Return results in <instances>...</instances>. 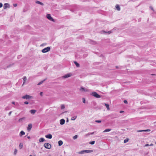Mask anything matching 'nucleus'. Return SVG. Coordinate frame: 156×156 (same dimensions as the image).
I'll use <instances>...</instances> for the list:
<instances>
[{
  "instance_id": "1",
  "label": "nucleus",
  "mask_w": 156,
  "mask_h": 156,
  "mask_svg": "<svg viewBox=\"0 0 156 156\" xmlns=\"http://www.w3.org/2000/svg\"><path fill=\"white\" fill-rule=\"evenodd\" d=\"M93 152L92 150H83L78 152L79 154H83L84 153H91Z\"/></svg>"
},
{
  "instance_id": "2",
  "label": "nucleus",
  "mask_w": 156,
  "mask_h": 156,
  "mask_svg": "<svg viewBox=\"0 0 156 156\" xmlns=\"http://www.w3.org/2000/svg\"><path fill=\"white\" fill-rule=\"evenodd\" d=\"M50 47H48L42 50V52L43 53H45L48 52L50 50Z\"/></svg>"
},
{
  "instance_id": "3",
  "label": "nucleus",
  "mask_w": 156,
  "mask_h": 156,
  "mask_svg": "<svg viewBox=\"0 0 156 156\" xmlns=\"http://www.w3.org/2000/svg\"><path fill=\"white\" fill-rule=\"evenodd\" d=\"M91 95L96 98H101V96L95 92H93L92 93Z\"/></svg>"
},
{
  "instance_id": "4",
  "label": "nucleus",
  "mask_w": 156,
  "mask_h": 156,
  "mask_svg": "<svg viewBox=\"0 0 156 156\" xmlns=\"http://www.w3.org/2000/svg\"><path fill=\"white\" fill-rule=\"evenodd\" d=\"M44 147L47 149H50L51 147V145L48 143H45L44 145Z\"/></svg>"
},
{
  "instance_id": "5",
  "label": "nucleus",
  "mask_w": 156,
  "mask_h": 156,
  "mask_svg": "<svg viewBox=\"0 0 156 156\" xmlns=\"http://www.w3.org/2000/svg\"><path fill=\"white\" fill-rule=\"evenodd\" d=\"M22 98L23 99H30L32 98V96L26 94L25 96H23L22 97Z\"/></svg>"
},
{
  "instance_id": "6",
  "label": "nucleus",
  "mask_w": 156,
  "mask_h": 156,
  "mask_svg": "<svg viewBox=\"0 0 156 156\" xmlns=\"http://www.w3.org/2000/svg\"><path fill=\"white\" fill-rule=\"evenodd\" d=\"M47 17L49 20L50 21H51L53 22L54 21V20L51 16V15L50 14H48L47 15Z\"/></svg>"
},
{
  "instance_id": "7",
  "label": "nucleus",
  "mask_w": 156,
  "mask_h": 156,
  "mask_svg": "<svg viewBox=\"0 0 156 156\" xmlns=\"http://www.w3.org/2000/svg\"><path fill=\"white\" fill-rule=\"evenodd\" d=\"M72 75V74L71 73H68L67 74L63 76H62V78H68L70 76H71Z\"/></svg>"
},
{
  "instance_id": "8",
  "label": "nucleus",
  "mask_w": 156,
  "mask_h": 156,
  "mask_svg": "<svg viewBox=\"0 0 156 156\" xmlns=\"http://www.w3.org/2000/svg\"><path fill=\"white\" fill-rule=\"evenodd\" d=\"M10 7V5H9L8 3H5L4 5L3 6V9H5L7 8H9Z\"/></svg>"
},
{
  "instance_id": "9",
  "label": "nucleus",
  "mask_w": 156,
  "mask_h": 156,
  "mask_svg": "<svg viewBox=\"0 0 156 156\" xmlns=\"http://www.w3.org/2000/svg\"><path fill=\"white\" fill-rule=\"evenodd\" d=\"M32 126L31 124H30L28 125V127H27V129L28 131H29L31 130V129L32 128Z\"/></svg>"
},
{
  "instance_id": "10",
  "label": "nucleus",
  "mask_w": 156,
  "mask_h": 156,
  "mask_svg": "<svg viewBox=\"0 0 156 156\" xmlns=\"http://www.w3.org/2000/svg\"><path fill=\"white\" fill-rule=\"evenodd\" d=\"M151 130L149 129H146V130H139L136 131L137 132H148L150 131Z\"/></svg>"
},
{
  "instance_id": "11",
  "label": "nucleus",
  "mask_w": 156,
  "mask_h": 156,
  "mask_svg": "<svg viewBox=\"0 0 156 156\" xmlns=\"http://www.w3.org/2000/svg\"><path fill=\"white\" fill-rule=\"evenodd\" d=\"M80 90L82 91H88V89H85L83 87H81L80 89Z\"/></svg>"
},
{
  "instance_id": "12",
  "label": "nucleus",
  "mask_w": 156,
  "mask_h": 156,
  "mask_svg": "<svg viewBox=\"0 0 156 156\" xmlns=\"http://www.w3.org/2000/svg\"><path fill=\"white\" fill-rule=\"evenodd\" d=\"M46 138L51 139L52 138V135L51 134H49L45 136Z\"/></svg>"
},
{
  "instance_id": "13",
  "label": "nucleus",
  "mask_w": 156,
  "mask_h": 156,
  "mask_svg": "<svg viewBox=\"0 0 156 156\" xmlns=\"http://www.w3.org/2000/svg\"><path fill=\"white\" fill-rule=\"evenodd\" d=\"M65 122V120L64 119H62L60 120V124L61 125L64 124Z\"/></svg>"
},
{
  "instance_id": "14",
  "label": "nucleus",
  "mask_w": 156,
  "mask_h": 156,
  "mask_svg": "<svg viewBox=\"0 0 156 156\" xmlns=\"http://www.w3.org/2000/svg\"><path fill=\"white\" fill-rule=\"evenodd\" d=\"M25 117H23V118L20 119L18 120V121L19 122H23V120H25Z\"/></svg>"
},
{
  "instance_id": "15",
  "label": "nucleus",
  "mask_w": 156,
  "mask_h": 156,
  "mask_svg": "<svg viewBox=\"0 0 156 156\" xmlns=\"http://www.w3.org/2000/svg\"><path fill=\"white\" fill-rule=\"evenodd\" d=\"M25 133L23 131H21L20 133V136H21L22 135H25Z\"/></svg>"
},
{
  "instance_id": "16",
  "label": "nucleus",
  "mask_w": 156,
  "mask_h": 156,
  "mask_svg": "<svg viewBox=\"0 0 156 156\" xmlns=\"http://www.w3.org/2000/svg\"><path fill=\"white\" fill-rule=\"evenodd\" d=\"M36 3L37 4H40L42 5H44L43 3L38 1H36Z\"/></svg>"
},
{
  "instance_id": "17",
  "label": "nucleus",
  "mask_w": 156,
  "mask_h": 156,
  "mask_svg": "<svg viewBox=\"0 0 156 156\" xmlns=\"http://www.w3.org/2000/svg\"><path fill=\"white\" fill-rule=\"evenodd\" d=\"M36 111V110H34V109H33V110H30V112L32 114H34L35 113Z\"/></svg>"
},
{
  "instance_id": "18",
  "label": "nucleus",
  "mask_w": 156,
  "mask_h": 156,
  "mask_svg": "<svg viewBox=\"0 0 156 156\" xmlns=\"http://www.w3.org/2000/svg\"><path fill=\"white\" fill-rule=\"evenodd\" d=\"M74 63L75 64V65H76V66L77 67H79L80 66V64L77 63L76 61H74Z\"/></svg>"
},
{
  "instance_id": "19",
  "label": "nucleus",
  "mask_w": 156,
  "mask_h": 156,
  "mask_svg": "<svg viewBox=\"0 0 156 156\" xmlns=\"http://www.w3.org/2000/svg\"><path fill=\"white\" fill-rule=\"evenodd\" d=\"M115 7L117 9V10L118 11H120V8L119 6L118 5H116L115 6Z\"/></svg>"
},
{
  "instance_id": "20",
  "label": "nucleus",
  "mask_w": 156,
  "mask_h": 156,
  "mask_svg": "<svg viewBox=\"0 0 156 156\" xmlns=\"http://www.w3.org/2000/svg\"><path fill=\"white\" fill-rule=\"evenodd\" d=\"M44 141H45V140L44 139V138H40L39 140V141L40 142H42Z\"/></svg>"
},
{
  "instance_id": "21",
  "label": "nucleus",
  "mask_w": 156,
  "mask_h": 156,
  "mask_svg": "<svg viewBox=\"0 0 156 156\" xmlns=\"http://www.w3.org/2000/svg\"><path fill=\"white\" fill-rule=\"evenodd\" d=\"M46 79H45L44 80H43L42 81L40 82H39L38 83L37 85H40L41 84H42L46 80Z\"/></svg>"
},
{
  "instance_id": "22",
  "label": "nucleus",
  "mask_w": 156,
  "mask_h": 156,
  "mask_svg": "<svg viewBox=\"0 0 156 156\" xmlns=\"http://www.w3.org/2000/svg\"><path fill=\"white\" fill-rule=\"evenodd\" d=\"M58 144L59 146H61L63 144V142L62 140H59L58 142Z\"/></svg>"
},
{
  "instance_id": "23",
  "label": "nucleus",
  "mask_w": 156,
  "mask_h": 156,
  "mask_svg": "<svg viewBox=\"0 0 156 156\" xmlns=\"http://www.w3.org/2000/svg\"><path fill=\"white\" fill-rule=\"evenodd\" d=\"M111 130L110 129H107L103 131V132H106L110 131Z\"/></svg>"
},
{
  "instance_id": "24",
  "label": "nucleus",
  "mask_w": 156,
  "mask_h": 156,
  "mask_svg": "<svg viewBox=\"0 0 156 156\" xmlns=\"http://www.w3.org/2000/svg\"><path fill=\"white\" fill-rule=\"evenodd\" d=\"M105 105L107 109L108 110H109V105L108 104L105 103Z\"/></svg>"
},
{
  "instance_id": "25",
  "label": "nucleus",
  "mask_w": 156,
  "mask_h": 156,
  "mask_svg": "<svg viewBox=\"0 0 156 156\" xmlns=\"http://www.w3.org/2000/svg\"><path fill=\"white\" fill-rule=\"evenodd\" d=\"M23 85L25 83V81H26V80H27V78H26V76H24L23 77Z\"/></svg>"
},
{
  "instance_id": "26",
  "label": "nucleus",
  "mask_w": 156,
  "mask_h": 156,
  "mask_svg": "<svg viewBox=\"0 0 156 156\" xmlns=\"http://www.w3.org/2000/svg\"><path fill=\"white\" fill-rule=\"evenodd\" d=\"M23 144L22 143H20L19 144V148H20V149H21L23 147Z\"/></svg>"
},
{
  "instance_id": "27",
  "label": "nucleus",
  "mask_w": 156,
  "mask_h": 156,
  "mask_svg": "<svg viewBox=\"0 0 156 156\" xmlns=\"http://www.w3.org/2000/svg\"><path fill=\"white\" fill-rule=\"evenodd\" d=\"M76 118L77 116H74L71 118V120H74Z\"/></svg>"
},
{
  "instance_id": "28",
  "label": "nucleus",
  "mask_w": 156,
  "mask_h": 156,
  "mask_svg": "<svg viewBox=\"0 0 156 156\" xmlns=\"http://www.w3.org/2000/svg\"><path fill=\"white\" fill-rule=\"evenodd\" d=\"M17 152V150L16 149H15L14 152V155L16 154Z\"/></svg>"
},
{
  "instance_id": "29",
  "label": "nucleus",
  "mask_w": 156,
  "mask_h": 156,
  "mask_svg": "<svg viewBox=\"0 0 156 156\" xmlns=\"http://www.w3.org/2000/svg\"><path fill=\"white\" fill-rule=\"evenodd\" d=\"M89 143L91 144H94L95 143V141H93L91 142H90Z\"/></svg>"
},
{
  "instance_id": "30",
  "label": "nucleus",
  "mask_w": 156,
  "mask_h": 156,
  "mask_svg": "<svg viewBox=\"0 0 156 156\" xmlns=\"http://www.w3.org/2000/svg\"><path fill=\"white\" fill-rule=\"evenodd\" d=\"M65 106L64 105H61V108L62 109H63L65 108Z\"/></svg>"
},
{
  "instance_id": "31",
  "label": "nucleus",
  "mask_w": 156,
  "mask_h": 156,
  "mask_svg": "<svg viewBox=\"0 0 156 156\" xmlns=\"http://www.w3.org/2000/svg\"><path fill=\"white\" fill-rule=\"evenodd\" d=\"M103 32L105 33H108V34H109L112 33V32L110 31H108L107 32L105 31H103Z\"/></svg>"
},
{
  "instance_id": "32",
  "label": "nucleus",
  "mask_w": 156,
  "mask_h": 156,
  "mask_svg": "<svg viewBox=\"0 0 156 156\" xmlns=\"http://www.w3.org/2000/svg\"><path fill=\"white\" fill-rule=\"evenodd\" d=\"M78 137V136L77 135H76L75 136H74L73 137V139H75L77 138Z\"/></svg>"
},
{
  "instance_id": "33",
  "label": "nucleus",
  "mask_w": 156,
  "mask_h": 156,
  "mask_svg": "<svg viewBox=\"0 0 156 156\" xmlns=\"http://www.w3.org/2000/svg\"><path fill=\"white\" fill-rule=\"evenodd\" d=\"M90 135V133H87V134H86L85 135V136L86 137H88Z\"/></svg>"
},
{
  "instance_id": "34",
  "label": "nucleus",
  "mask_w": 156,
  "mask_h": 156,
  "mask_svg": "<svg viewBox=\"0 0 156 156\" xmlns=\"http://www.w3.org/2000/svg\"><path fill=\"white\" fill-rule=\"evenodd\" d=\"M82 99H83V102L84 103H86V100H85V99L84 98H82Z\"/></svg>"
},
{
  "instance_id": "35",
  "label": "nucleus",
  "mask_w": 156,
  "mask_h": 156,
  "mask_svg": "<svg viewBox=\"0 0 156 156\" xmlns=\"http://www.w3.org/2000/svg\"><path fill=\"white\" fill-rule=\"evenodd\" d=\"M95 122H98V123H100V122H101V120H96L95 121Z\"/></svg>"
},
{
  "instance_id": "36",
  "label": "nucleus",
  "mask_w": 156,
  "mask_h": 156,
  "mask_svg": "<svg viewBox=\"0 0 156 156\" xmlns=\"http://www.w3.org/2000/svg\"><path fill=\"white\" fill-rule=\"evenodd\" d=\"M128 140H126V139L124 141V143H126V142H127L128 141Z\"/></svg>"
},
{
  "instance_id": "37",
  "label": "nucleus",
  "mask_w": 156,
  "mask_h": 156,
  "mask_svg": "<svg viewBox=\"0 0 156 156\" xmlns=\"http://www.w3.org/2000/svg\"><path fill=\"white\" fill-rule=\"evenodd\" d=\"M124 103L125 104L127 103V101L126 100H124Z\"/></svg>"
},
{
  "instance_id": "38",
  "label": "nucleus",
  "mask_w": 156,
  "mask_h": 156,
  "mask_svg": "<svg viewBox=\"0 0 156 156\" xmlns=\"http://www.w3.org/2000/svg\"><path fill=\"white\" fill-rule=\"evenodd\" d=\"M12 65H13V64H10V65H9V66H8L7 67L8 68L10 67H11V66H12Z\"/></svg>"
},
{
  "instance_id": "39",
  "label": "nucleus",
  "mask_w": 156,
  "mask_h": 156,
  "mask_svg": "<svg viewBox=\"0 0 156 156\" xmlns=\"http://www.w3.org/2000/svg\"><path fill=\"white\" fill-rule=\"evenodd\" d=\"M3 6L2 4L1 3H0V8L2 7Z\"/></svg>"
},
{
  "instance_id": "40",
  "label": "nucleus",
  "mask_w": 156,
  "mask_h": 156,
  "mask_svg": "<svg viewBox=\"0 0 156 156\" xmlns=\"http://www.w3.org/2000/svg\"><path fill=\"white\" fill-rule=\"evenodd\" d=\"M24 104L26 105H27L29 104V102L28 101H25L24 102Z\"/></svg>"
},
{
  "instance_id": "41",
  "label": "nucleus",
  "mask_w": 156,
  "mask_h": 156,
  "mask_svg": "<svg viewBox=\"0 0 156 156\" xmlns=\"http://www.w3.org/2000/svg\"><path fill=\"white\" fill-rule=\"evenodd\" d=\"M13 5L14 7H16L17 6V4H13Z\"/></svg>"
},
{
  "instance_id": "42",
  "label": "nucleus",
  "mask_w": 156,
  "mask_h": 156,
  "mask_svg": "<svg viewBox=\"0 0 156 156\" xmlns=\"http://www.w3.org/2000/svg\"><path fill=\"white\" fill-rule=\"evenodd\" d=\"M12 112L11 111V112H9V116H10L11 115V114L12 113Z\"/></svg>"
},
{
  "instance_id": "43",
  "label": "nucleus",
  "mask_w": 156,
  "mask_h": 156,
  "mask_svg": "<svg viewBox=\"0 0 156 156\" xmlns=\"http://www.w3.org/2000/svg\"><path fill=\"white\" fill-rule=\"evenodd\" d=\"M42 94H43V93L42 92H41L40 93V94L41 95V96H42Z\"/></svg>"
},
{
  "instance_id": "44",
  "label": "nucleus",
  "mask_w": 156,
  "mask_h": 156,
  "mask_svg": "<svg viewBox=\"0 0 156 156\" xmlns=\"http://www.w3.org/2000/svg\"><path fill=\"white\" fill-rule=\"evenodd\" d=\"M90 134H91V135H93L94 134V132H92L91 133H90Z\"/></svg>"
},
{
  "instance_id": "45",
  "label": "nucleus",
  "mask_w": 156,
  "mask_h": 156,
  "mask_svg": "<svg viewBox=\"0 0 156 156\" xmlns=\"http://www.w3.org/2000/svg\"><path fill=\"white\" fill-rule=\"evenodd\" d=\"M123 112H124L123 111H120V113H123Z\"/></svg>"
},
{
  "instance_id": "46",
  "label": "nucleus",
  "mask_w": 156,
  "mask_h": 156,
  "mask_svg": "<svg viewBox=\"0 0 156 156\" xmlns=\"http://www.w3.org/2000/svg\"><path fill=\"white\" fill-rule=\"evenodd\" d=\"M27 138L29 139H30V136H28Z\"/></svg>"
},
{
  "instance_id": "47",
  "label": "nucleus",
  "mask_w": 156,
  "mask_h": 156,
  "mask_svg": "<svg viewBox=\"0 0 156 156\" xmlns=\"http://www.w3.org/2000/svg\"><path fill=\"white\" fill-rule=\"evenodd\" d=\"M12 104L14 105L15 104V102L14 101L12 102Z\"/></svg>"
},
{
  "instance_id": "48",
  "label": "nucleus",
  "mask_w": 156,
  "mask_h": 156,
  "mask_svg": "<svg viewBox=\"0 0 156 156\" xmlns=\"http://www.w3.org/2000/svg\"><path fill=\"white\" fill-rule=\"evenodd\" d=\"M149 146V144H146V145H145V146Z\"/></svg>"
},
{
  "instance_id": "49",
  "label": "nucleus",
  "mask_w": 156,
  "mask_h": 156,
  "mask_svg": "<svg viewBox=\"0 0 156 156\" xmlns=\"http://www.w3.org/2000/svg\"><path fill=\"white\" fill-rule=\"evenodd\" d=\"M150 8L152 10H153V9L152 7H150Z\"/></svg>"
},
{
  "instance_id": "50",
  "label": "nucleus",
  "mask_w": 156,
  "mask_h": 156,
  "mask_svg": "<svg viewBox=\"0 0 156 156\" xmlns=\"http://www.w3.org/2000/svg\"><path fill=\"white\" fill-rule=\"evenodd\" d=\"M153 145V144H150V146H151V145Z\"/></svg>"
},
{
  "instance_id": "51",
  "label": "nucleus",
  "mask_w": 156,
  "mask_h": 156,
  "mask_svg": "<svg viewBox=\"0 0 156 156\" xmlns=\"http://www.w3.org/2000/svg\"><path fill=\"white\" fill-rule=\"evenodd\" d=\"M6 110H7V107H6L5 108Z\"/></svg>"
},
{
  "instance_id": "52",
  "label": "nucleus",
  "mask_w": 156,
  "mask_h": 156,
  "mask_svg": "<svg viewBox=\"0 0 156 156\" xmlns=\"http://www.w3.org/2000/svg\"><path fill=\"white\" fill-rule=\"evenodd\" d=\"M32 156V155H30V156Z\"/></svg>"
},
{
  "instance_id": "53",
  "label": "nucleus",
  "mask_w": 156,
  "mask_h": 156,
  "mask_svg": "<svg viewBox=\"0 0 156 156\" xmlns=\"http://www.w3.org/2000/svg\"><path fill=\"white\" fill-rule=\"evenodd\" d=\"M67 122H68V119H67Z\"/></svg>"
}]
</instances>
